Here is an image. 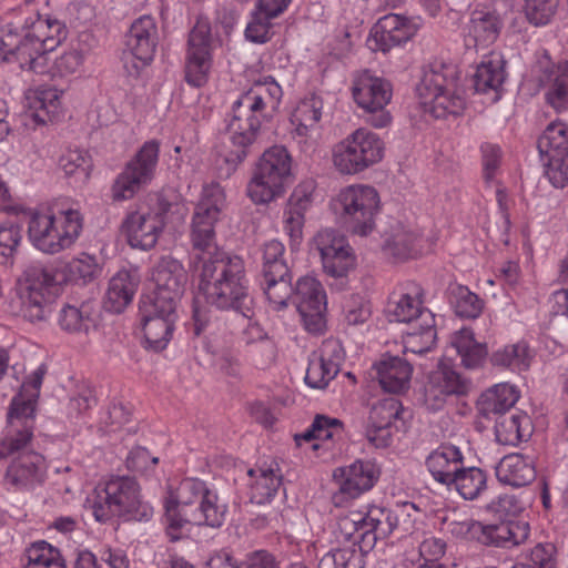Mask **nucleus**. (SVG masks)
Returning <instances> with one entry per match:
<instances>
[{
  "mask_svg": "<svg viewBox=\"0 0 568 568\" xmlns=\"http://www.w3.org/2000/svg\"><path fill=\"white\" fill-rule=\"evenodd\" d=\"M225 206V193L219 183L205 184L195 206L191 241L202 262L199 291L220 310H239L248 297L244 262L221 252L215 243V224Z\"/></svg>",
  "mask_w": 568,
  "mask_h": 568,
  "instance_id": "obj_1",
  "label": "nucleus"
},
{
  "mask_svg": "<svg viewBox=\"0 0 568 568\" xmlns=\"http://www.w3.org/2000/svg\"><path fill=\"white\" fill-rule=\"evenodd\" d=\"M63 38V26L57 19L33 14L21 28L7 26L0 31V62H16L21 69L36 73H50L52 78H68L79 72L89 50L70 48L48 68L47 54L53 51Z\"/></svg>",
  "mask_w": 568,
  "mask_h": 568,
  "instance_id": "obj_2",
  "label": "nucleus"
},
{
  "mask_svg": "<svg viewBox=\"0 0 568 568\" xmlns=\"http://www.w3.org/2000/svg\"><path fill=\"white\" fill-rule=\"evenodd\" d=\"M397 526V514L376 505L341 516L333 530L338 546L321 558L318 568H364V552L373 549L378 539L387 538Z\"/></svg>",
  "mask_w": 568,
  "mask_h": 568,
  "instance_id": "obj_3",
  "label": "nucleus"
},
{
  "mask_svg": "<svg viewBox=\"0 0 568 568\" xmlns=\"http://www.w3.org/2000/svg\"><path fill=\"white\" fill-rule=\"evenodd\" d=\"M163 524L171 540H179L190 525L221 527L227 506L204 480L185 478L164 500Z\"/></svg>",
  "mask_w": 568,
  "mask_h": 568,
  "instance_id": "obj_4",
  "label": "nucleus"
},
{
  "mask_svg": "<svg viewBox=\"0 0 568 568\" xmlns=\"http://www.w3.org/2000/svg\"><path fill=\"white\" fill-rule=\"evenodd\" d=\"M283 98L282 87L272 77L256 80L243 92L232 106V116L227 123V133L234 145L246 148L258 135L262 120L272 116Z\"/></svg>",
  "mask_w": 568,
  "mask_h": 568,
  "instance_id": "obj_5",
  "label": "nucleus"
},
{
  "mask_svg": "<svg viewBox=\"0 0 568 568\" xmlns=\"http://www.w3.org/2000/svg\"><path fill=\"white\" fill-rule=\"evenodd\" d=\"M83 217L72 206H57L34 212L28 221L27 235L41 253L55 255L71 248L81 235Z\"/></svg>",
  "mask_w": 568,
  "mask_h": 568,
  "instance_id": "obj_6",
  "label": "nucleus"
},
{
  "mask_svg": "<svg viewBox=\"0 0 568 568\" xmlns=\"http://www.w3.org/2000/svg\"><path fill=\"white\" fill-rule=\"evenodd\" d=\"M458 70L453 63L434 60L424 70L416 88L419 104L435 119L459 114L465 100L458 87Z\"/></svg>",
  "mask_w": 568,
  "mask_h": 568,
  "instance_id": "obj_7",
  "label": "nucleus"
},
{
  "mask_svg": "<svg viewBox=\"0 0 568 568\" xmlns=\"http://www.w3.org/2000/svg\"><path fill=\"white\" fill-rule=\"evenodd\" d=\"M91 509L99 523L114 517L142 521L153 516V507L141 498L139 485L128 477L112 478L102 489L95 490Z\"/></svg>",
  "mask_w": 568,
  "mask_h": 568,
  "instance_id": "obj_8",
  "label": "nucleus"
},
{
  "mask_svg": "<svg viewBox=\"0 0 568 568\" xmlns=\"http://www.w3.org/2000/svg\"><path fill=\"white\" fill-rule=\"evenodd\" d=\"M329 206L343 219L348 232L366 237L376 230V219L382 203L379 193L374 186L353 183L339 189L331 199Z\"/></svg>",
  "mask_w": 568,
  "mask_h": 568,
  "instance_id": "obj_9",
  "label": "nucleus"
},
{
  "mask_svg": "<svg viewBox=\"0 0 568 568\" xmlns=\"http://www.w3.org/2000/svg\"><path fill=\"white\" fill-rule=\"evenodd\" d=\"M293 178L291 153L283 145H273L256 162L246 194L255 204H268L285 193Z\"/></svg>",
  "mask_w": 568,
  "mask_h": 568,
  "instance_id": "obj_10",
  "label": "nucleus"
},
{
  "mask_svg": "<svg viewBox=\"0 0 568 568\" xmlns=\"http://www.w3.org/2000/svg\"><path fill=\"white\" fill-rule=\"evenodd\" d=\"M385 142L367 128H358L331 148V164L342 176H356L382 162Z\"/></svg>",
  "mask_w": 568,
  "mask_h": 568,
  "instance_id": "obj_11",
  "label": "nucleus"
},
{
  "mask_svg": "<svg viewBox=\"0 0 568 568\" xmlns=\"http://www.w3.org/2000/svg\"><path fill=\"white\" fill-rule=\"evenodd\" d=\"M43 374L41 368L36 369L12 398L7 414L6 440L0 444V456L22 448L33 439L36 403Z\"/></svg>",
  "mask_w": 568,
  "mask_h": 568,
  "instance_id": "obj_12",
  "label": "nucleus"
},
{
  "mask_svg": "<svg viewBox=\"0 0 568 568\" xmlns=\"http://www.w3.org/2000/svg\"><path fill=\"white\" fill-rule=\"evenodd\" d=\"M311 252L318 254L323 272L338 290L349 284V276L357 267V256L348 240L332 229L318 231L310 242Z\"/></svg>",
  "mask_w": 568,
  "mask_h": 568,
  "instance_id": "obj_13",
  "label": "nucleus"
},
{
  "mask_svg": "<svg viewBox=\"0 0 568 568\" xmlns=\"http://www.w3.org/2000/svg\"><path fill=\"white\" fill-rule=\"evenodd\" d=\"M351 91L354 103L367 115V122L373 128L384 129L392 123V114L386 109L393 98V87L388 80L363 70L353 75Z\"/></svg>",
  "mask_w": 568,
  "mask_h": 568,
  "instance_id": "obj_14",
  "label": "nucleus"
},
{
  "mask_svg": "<svg viewBox=\"0 0 568 568\" xmlns=\"http://www.w3.org/2000/svg\"><path fill=\"white\" fill-rule=\"evenodd\" d=\"M21 287L23 316L30 322L44 320L49 313L50 303L58 293L57 270L32 262L23 271Z\"/></svg>",
  "mask_w": 568,
  "mask_h": 568,
  "instance_id": "obj_15",
  "label": "nucleus"
},
{
  "mask_svg": "<svg viewBox=\"0 0 568 568\" xmlns=\"http://www.w3.org/2000/svg\"><path fill=\"white\" fill-rule=\"evenodd\" d=\"M159 155L160 143L156 140L144 142L114 180L111 187L113 201L131 200L148 186L155 176Z\"/></svg>",
  "mask_w": 568,
  "mask_h": 568,
  "instance_id": "obj_16",
  "label": "nucleus"
},
{
  "mask_svg": "<svg viewBox=\"0 0 568 568\" xmlns=\"http://www.w3.org/2000/svg\"><path fill=\"white\" fill-rule=\"evenodd\" d=\"M176 304L171 300H140V324L146 348L159 352L171 341L178 318Z\"/></svg>",
  "mask_w": 568,
  "mask_h": 568,
  "instance_id": "obj_17",
  "label": "nucleus"
},
{
  "mask_svg": "<svg viewBox=\"0 0 568 568\" xmlns=\"http://www.w3.org/2000/svg\"><path fill=\"white\" fill-rule=\"evenodd\" d=\"M410 414L395 397H385L375 402L368 414L365 435L376 448L390 445L394 432L405 429Z\"/></svg>",
  "mask_w": 568,
  "mask_h": 568,
  "instance_id": "obj_18",
  "label": "nucleus"
},
{
  "mask_svg": "<svg viewBox=\"0 0 568 568\" xmlns=\"http://www.w3.org/2000/svg\"><path fill=\"white\" fill-rule=\"evenodd\" d=\"M6 440V435L0 440V444ZM32 439L14 452L0 456V459L8 456H13L4 474V484L13 490L28 491L43 484L47 471L48 463L45 457L33 450L29 449Z\"/></svg>",
  "mask_w": 568,
  "mask_h": 568,
  "instance_id": "obj_19",
  "label": "nucleus"
},
{
  "mask_svg": "<svg viewBox=\"0 0 568 568\" xmlns=\"http://www.w3.org/2000/svg\"><path fill=\"white\" fill-rule=\"evenodd\" d=\"M156 41L158 29L153 18L143 16L132 23L122 52V62L129 74H139L153 61Z\"/></svg>",
  "mask_w": 568,
  "mask_h": 568,
  "instance_id": "obj_20",
  "label": "nucleus"
},
{
  "mask_svg": "<svg viewBox=\"0 0 568 568\" xmlns=\"http://www.w3.org/2000/svg\"><path fill=\"white\" fill-rule=\"evenodd\" d=\"M379 475L381 470L373 460L358 459L349 465L337 467L333 471V480L337 486L332 495L333 504L343 506L361 497L375 486Z\"/></svg>",
  "mask_w": 568,
  "mask_h": 568,
  "instance_id": "obj_21",
  "label": "nucleus"
},
{
  "mask_svg": "<svg viewBox=\"0 0 568 568\" xmlns=\"http://www.w3.org/2000/svg\"><path fill=\"white\" fill-rule=\"evenodd\" d=\"M538 150L547 159L546 174L555 187L568 183V123L551 122L538 140Z\"/></svg>",
  "mask_w": 568,
  "mask_h": 568,
  "instance_id": "obj_22",
  "label": "nucleus"
},
{
  "mask_svg": "<svg viewBox=\"0 0 568 568\" xmlns=\"http://www.w3.org/2000/svg\"><path fill=\"white\" fill-rule=\"evenodd\" d=\"M295 304L305 329L321 334L326 327V293L321 282L311 275L301 277L295 287Z\"/></svg>",
  "mask_w": 568,
  "mask_h": 568,
  "instance_id": "obj_23",
  "label": "nucleus"
},
{
  "mask_svg": "<svg viewBox=\"0 0 568 568\" xmlns=\"http://www.w3.org/2000/svg\"><path fill=\"white\" fill-rule=\"evenodd\" d=\"M212 70L211 29L205 20H199L189 38L185 80L200 88L207 83Z\"/></svg>",
  "mask_w": 568,
  "mask_h": 568,
  "instance_id": "obj_24",
  "label": "nucleus"
},
{
  "mask_svg": "<svg viewBox=\"0 0 568 568\" xmlns=\"http://www.w3.org/2000/svg\"><path fill=\"white\" fill-rule=\"evenodd\" d=\"M165 226V214L160 209L131 212L122 222V234L132 248L148 251L155 246Z\"/></svg>",
  "mask_w": 568,
  "mask_h": 568,
  "instance_id": "obj_25",
  "label": "nucleus"
},
{
  "mask_svg": "<svg viewBox=\"0 0 568 568\" xmlns=\"http://www.w3.org/2000/svg\"><path fill=\"white\" fill-rule=\"evenodd\" d=\"M323 109V99L315 94L300 100L294 108L290 118V133L292 140L302 150H307L317 144L322 132Z\"/></svg>",
  "mask_w": 568,
  "mask_h": 568,
  "instance_id": "obj_26",
  "label": "nucleus"
},
{
  "mask_svg": "<svg viewBox=\"0 0 568 568\" xmlns=\"http://www.w3.org/2000/svg\"><path fill=\"white\" fill-rule=\"evenodd\" d=\"M149 281L153 285V291L142 297L156 301L170 298L172 304L178 305L185 290L187 274L179 260L163 256L151 268Z\"/></svg>",
  "mask_w": 568,
  "mask_h": 568,
  "instance_id": "obj_27",
  "label": "nucleus"
},
{
  "mask_svg": "<svg viewBox=\"0 0 568 568\" xmlns=\"http://www.w3.org/2000/svg\"><path fill=\"white\" fill-rule=\"evenodd\" d=\"M422 26L423 20L419 17L386 14L373 28L368 44L373 50L386 52L413 39Z\"/></svg>",
  "mask_w": 568,
  "mask_h": 568,
  "instance_id": "obj_28",
  "label": "nucleus"
},
{
  "mask_svg": "<svg viewBox=\"0 0 568 568\" xmlns=\"http://www.w3.org/2000/svg\"><path fill=\"white\" fill-rule=\"evenodd\" d=\"M382 248L397 258H412L432 251L434 240L422 234L413 225L399 222L390 225L389 231L383 235Z\"/></svg>",
  "mask_w": 568,
  "mask_h": 568,
  "instance_id": "obj_29",
  "label": "nucleus"
},
{
  "mask_svg": "<svg viewBox=\"0 0 568 568\" xmlns=\"http://www.w3.org/2000/svg\"><path fill=\"white\" fill-rule=\"evenodd\" d=\"M503 27V19L497 11L487 8L473 10L463 28L466 49H487L496 42Z\"/></svg>",
  "mask_w": 568,
  "mask_h": 568,
  "instance_id": "obj_30",
  "label": "nucleus"
},
{
  "mask_svg": "<svg viewBox=\"0 0 568 568\" xmlns=\"http://www.w3.org/2000/svg\"><path fill=\"white\" fill-rule=\"evenodd\" d=\"M63 90L49 85L27 92V112L34 125H45L63 116Z\"/></svg>",
  "mask_w": 568,
  "mask_h": 568,
  "instance_id": "obj_31",
  "label": "nucleus"
},
{
  "mask_svg": "<svg viewBox=\"0 0 568 568\" xmlns=\"http://www.w3.org/2000/svg\"><path fill=\"white\" fill-rule=\"evenodd\" d=\"M468 383L448 364L442 362L428 377L425 386L426 402L432 408H438L448 395L465 394Z\"/></svg>",
  "mask_w": 568,
  "mask_h": 568,
  "instance_id": "obj_32",
  "label": "nucleus"
},
{
  "mask_svg": "<svg viewBox=\"0 0 568 568\" xmlns=\"http://www.w3.org/2000/svg\"><path fill=\"white\" fill-rule=\"evenodd\" d=\"M140 277L136 271L120 270L108 283L103 306L112 313H121L131 304L139 287Z\"/></svg>",
  "mask_w": 568,
  "mask_h": 568,
  "instance_id": "obj_33",
  "label": "nucleus"
},
{
  "mask_svg": "<svg viewBox=\"0 0 568 568\" xmlns=\"http://www.w3.org/2000/svg\"><path fill=\"white\" fill-rule=\"evenodd\" d=\"M379 385L388 393H400L408 388L413 367L398 356H383L373 366Z\"/></svg>",
  "mask_w": 568,
  "mask_h": 568,
  "instance_id": "obj_34",
  "label": "nucleus"
},
{
  "mask_svg": "<svg viewBox=\"0 0 568 568\" xmlns=\"http://www.w3.org/2000/svg\"><path fill=\"white\" fill-rule=\"evenodd\" d=\"M343 433V424L337 418L318 415L314 418L310 428L294 436L298 447L306 445L314 452L320 448L329 449L331 442L339 438Z\"/></svg>",
  "mask_w": 568,
  "mask_h": 568,
  "instance_id": "obj_35",
  "label": "nucleus"
},
{
  "mask_svg": "<svg viewBox=\"0 0 568 568\" xmlns=\"http://www.w3.org/2000/svg\"><path fill=\"white\" fill-rule=\"evenodd\" d=\"M103 272V264L94 254L81 252L67 261L58 271L61 280L78 286L95 282Z\"/></svg>",
  "mask_w": 568,
  "mask_h": 568,
  "instance_id": "obj_36",
  "label": "nucleus"
},
{
  "mask_svg": "<svg viewBox=\"0 0 568 568\" xmlns=\"http://www.w3.org/2000/svg\"><path fill=\"white\" fill-rule=\"evenodd\" d=\"M463 462V453L457 446L444 444L428 455L426 466L436 481L450 486Z\"/></svg>",
  "mask_w": 568,
  "mask_h": 568,
  "instance_id": "obj_37",
  "label": "nucleus"
},
{
  "mask_svg": "<svg viewBox=\"0 0 568 568\" xmlns=\"http://www.w3.org/2000/svg\"><path fill=\"white\" fill-rule=\"evenodd\" d=\"M248 476L250 499L257 505L271 501L282 484V475L276 463L250 469Z\"/></svg>",
  "mask_w": 568,
  "mask_h": 568,
  "instance_id": "obj_38",
  "label": "nucleus"
},
{
  "mask_svg": "<svg viewBox=\"0 0 568 568\" xmlns=\"http://www.w3.org/2000/svg\"><path fill=\"white\" fill-rule=\"evenodd\" d=\"M497 479L506 485L521 487L530 484L536 477L532 458L521 454L504 456L496 466Z\"/></svg>",
  "mask_w": 568,
  "mask_h": 568,
  "instance_id": "obj_39",
  "label": "nucleus"
},
{
  "mask_svg": "<svg viewBox=\"0 0 568 568\" xmlns=\"http://www.w3.org/2000/svg\"><path fill=\"white\" fill-rule=\"evenodd\" d=\"M529 525L525 520L506 519L485 525L484 545L496 547L518 546L527 540Z\"/></svg>",
  "mask_w": 568,
  "mask_h": 568,
  "instance_id": "obj_40",
  "label": "nucleus"
},
{
  "mask_svg": "<svg viewBox=\"0 0 568 568\" xmlns=\"http://www.w3.org/2000/svg\"><path fill=\"white\" fill-rule=\"evenodd\" d=\"M535 357L534 351L525 341L506 344L494 351L489 357L491 365L520 373L527 371Z\"/></svg>",
  "mask_w": 568,
  "mask_h": 568,
  "instance_id": "obj_41",
  "label": "nucleus"
},
{
  "mask_svg": "<svg viewBox=\"0 0 568 568\" xmlns=\"http://www.w3.org/2000/svg\"><path fill=\"white\" fill-rule=\"evenodd\" d=\"M506 79L505 61L499 52L484 55L475 73V89L478 92H497Z\"/></svg>",
  "mask_w": 568,
  "mask_h": 568,
  "instance_id": "obj_42",
  "label": "nucleus"
},
{
  "mask_svg": "<svg viewBox=\"0 0 568 568\" xmlns=\"http://www.w3.org/2000/svg\"><path fill=\"white\" fill-rule=\"evenodd\" d=\"M450 348L455 349L466 368H477L483 365L487 357L485 343L476 341L474 332L469 328H462L450 337Z\"/></svg>",
  "mask_w": 568,
  "mask_h": 568,
  "instance_id": "obj_43",
  "label": "nucleus"
},
{
  "mask_svg": "<svg viewBox=\"0 0 568 568\" xmlns=\"http://www.w3.org/2000/svg\"><path fill=\"white\" fill-rule=\"evenodd\" d=\"M518 398L519 390L515 385L499 383L481 394L478 400V408L485 416L503 414L511 408Z\"/></svg>",
  "mask_w": 568,
  "mask_h": 568,
  "instance_id": "obj_44",
  "label": "nucleus"
},
{
  "mask_svg": "<svg viewBox=\"0 0 568 568\" xmlns=\"http://www.w3.org/2000/svg\"><path fill=\"white\" fill-rule=\"evenodd\" d=\"M21 568H67L59 548L45 540L30 544L23 551Z\"/></svg>",
  "mask_w": 568,
  "mask_h": 568,
  "instance_id": "obj_45",
  "label": "nucleus"
},
{
  "mask_svg": "<svg viewBox=\"0 0 568 568\" xmlns=\"http://www.w3.org/2000/svg\"><path fill=\"white\" fill-rule=\"evenodd\" d=\"M435 341L436 329L433 313H424L423 323L409 325V329L403 334L404 351L413 354H423L429 351Z\"/></svg>",
  "mask_w": 568,
  "mask_h": 568,
  "instance_id": "obj_46",
  "label": "nucleus"
},
{
  "mask_svg": "<svg viewBox=\"0 0 568 568\" xmlns=\"http://www.w3.org/2000/svg\"><path fill=\"white\" fill-rule=\"evenodd\" d=\"M545 98L557 111L568 109V61L558 63L546 74Z\"/></svg>",
  "mask_w": 568,
  "mask_h": 568,
  "instance_id": "obj_47",
  "label": "nucleus"
},
{
  "mask_svg": "<svg viewBox=\"0 0 568 568\" xmlns=\"http://www.w3.org/2000/svg\"><path fill=\"white\" fill-rule=\"evenodd\" d=\"M495 435L503 445H517L530 435V419L524 413L503 417L495 425Z\"/></svg>",
  "mask_w": 568,
  "mask_h": 568,
  "instance_id": "obj_48",
  "label": "nucleus"
},
{
  "mask_svg": "<svg viewBox=\"0 0 568 568\" xmlns=\"http://www.w3.org/2000/svg\"><path fill=\"white\" fill-rule=\"evenodd\" d=\"M59 324L67 332L88 333L94 326V305L90 302L80 306L65 305L60 311Z\"/></svg>",
  "mask_w": 568,
  "mask_h": 568,
  "instance_id": "obj_49",
  "label": "nucleus"
},
{
  "mask_svg": "<svg viewBox=\"0 0 568 568\" xmlns=\"http://www.w3.org/2000/svg\"><path fill=\"white\" fill-rule=\"evenodd\" d=\"M424 313H432L423 306L419 293H405L394 303L392 315L395 321L409 325L423 323Z\"/></svg>",
  "mask_w": 568,
  "mask_h": 568,
  "instance_id": "obj_50",
  "label": "nucleus"
},
{
  "mask_svg": "<svg viewBox=\"0 0 568 568\" xmlns=\"http://www.w3.org/2000/svg\"><path fill=\"white\" fill-rule=\"evenodd\" d=\"M452 486L464 499L473 500L485 489L486 476L477 467H462L454 476L449 487Z\"/></svg>",
  "mask_w": 568,
  "mask_h": 568,
  "instance_id": "obj_51",
  "label": "nucleus"
},
{
  "mask_svg": "<svg viewBox=\"0 0 568 568\" xmlns=\"http://www.w3.org/2000/svg\"><path fill=\"white\" fill-rule=\"evenodd\" d=\"M285 247L278 240H270L263 246V276L283 277L288 274L284 260Z\"/></svg>",
  "mask_w": 568,
  "mask_h": 568,
  "instance_id": "obj_52",
  "label": "nucleus"
},
{
  "mask_svg": "<svg viewBox=\"0 0 568 568\" xmlns=\"http://www.w3.org/2000/svg\"><path fill=\"white\" fill-rule=\"evenodd\" d=\"M452 304L456 314L465 318H476L481 314L483 301L468 287L458 285L452 290Z\"/></svg>",
  "mask_w": 568,
  "mask_h": 568,
  "instance_id": "obj_53",
  "label": "nucleus"
},
{
  "mask_svg": "<svg viewBox=\"0 0 568 568\" xmlns=\"http://www.w3.org/2000/svg\"><path fill=\"white\" fill-rule=\"evenodd\" d=\"M265 287L264 293L274 311H280L287 305V301L292 295V286L290 283L288 274L283 277L268 276L264 277Z\"/></svg>",
  "mask_w": 568,
  "mask_h": 568,
  "instance_id": "obj_54",
  "label": "nucleus"
},
{
  "mask_svg": "<svg viewBox=\"0 0 568 568\" xmlns=\"http://www.w3.org/2000/svg\"><path fill=\"white\" fill-rule=\"evenodd\" d=\"M59 164L67 175H78L83 181L89 178L92 168L88 153L79 149L65 151L61 155Z\"/></svg>",
  "mask_w": 568,
  "mask_h": 568,
  "instance_id": "obj_55",
  "label": "nucleus"
},
{
  "mask_svg": "<svg viewBox=\"0 0 568 568\" xmlns=\"http://www.w3.org/2000/svg\"><path fill=\"white\" fill-rule=\"evenodd\" d=\"M338 372L334 365H329L313 355L306 369L305 383L312 388L323 389L335 378Z\"/></svg>",
  "mask_w": 568,
  "mask_h": 568,
  "instance_id": "obj_56",
  "label": "nucleus"
},
{
  "mask_svg": "<svg viewBox=\"0 0 568 568\" xmlns=\"http://www.w3.org/2000/svg\"><path fill=\"white\" fill-rule=\"evenodd\" d=\"M559 0H525L524 12L527 20L536 26H546L555 16Z\"/></svg>",
  "mask_w": 568,
  "mask_h": 568,
  "instance_id": "obj_57",
  "label": "nucleus"
},
{
  "mask_svg": "<svg viewBox=\"0 0 568 568\" xmlns=\"http://www.w3.org/2000/svg\"><path fill=\"white\" fill-rule=\"evenodd\" d=\"M316 195V183L313 180L300 182L291 193L286 207L306 214L312 207Z\"/></svg>",
  "mask_w": 568,
  "mask_h": 568,
  "instance_id": "obj_58",
  "label": "nucleus"
},
{
  "mask_svg": "<svg viewBox=\"0 0 568 568\" xmlns=\"http://www.w3.org/2000/svg\"><path fill=\"white\" fill-rule=\"evenodd\" d=\"M21 241V229L13 223L0 224V265H7Z\"/></svg>",
  "mask_w": 568,
  "mask_h": 568,
  "instance_id": "obj_59",
  "label": "nucleus"
},
{
  "mask_svg": "<svg viewBox=\"0 0 568 568\" xmlns=\"http://www.w3.org/2000/svg\"><path fill=\"white\" fill-rule=\"evenodd\" d=\"M283 231L290 240L292 251H297L303 241L305 215L285 206L283 212Z\"/></svg>",
  "mask_w": 568,
  "mask_h": 568,
  "instance_id": "obj_60",
  "label": "nucleus"
},
{
  "mask_svg": "<svg viewBox=\"0 0 568 568\" xmlns=\"http://www.w3.org/2000/svg\"><path fill=\"white\" fill-rule=\"evenodd\" d=\"M453 536L484 545L485 525L475 519L454 520L448 525Z\"/></svg>",
  "mask_w": 568,
  "mask_h": 568,
  "instance_id": "obj_61",
  "label": "nucleus"
},
{
  "mask_svg": "<svg viewBox=\"0 0 568 568\" xmlns=\"http://www.w3.org/2000/svg\"><path fill=\"white\" fill-rule=\"evenodd\" d=\"M345 321L351 325H359L366 322L371 316V306L368 301L361 295H351L343 305Z\"/></svg>",
  "mask_w": 568,
  "mask_h": 568,
  "instance_id": "obj_62",
  "label": "nucleus"
},
{
  "mask_svg": "<svg viewBox=\"0 0 568 568\" xmlns=\"http://www.w3.org/2000/svg\"><path fill=\"white\" fill-rule=\"evenodd\" d=\"M526 508V503L516 495L505 494L498 496L489 504V509L500 517H513L519 515Z\"/></svg>",
  "mask_w": 568,
  "mask_h": 568,
  "instance_id": "obj_63",
  "label": "nucleus"
},
{
  "mask_svg": "<svg viewBox=\"0 0 568 568\" xmlns=\"http://www.w3.org/2000/svg\"><path fill=\"white\" fill-rule=\"evenodd\" d=\"M271 20L261 16L255 10L251 22H248L245 29L246 39L254 43H265L270 39Z\"/></svg>",
  "mask_w": 568,
  "mask_h": 568,
  "instance_id": "obj_64",
  "label": "nucleus"
}]
</instances>
